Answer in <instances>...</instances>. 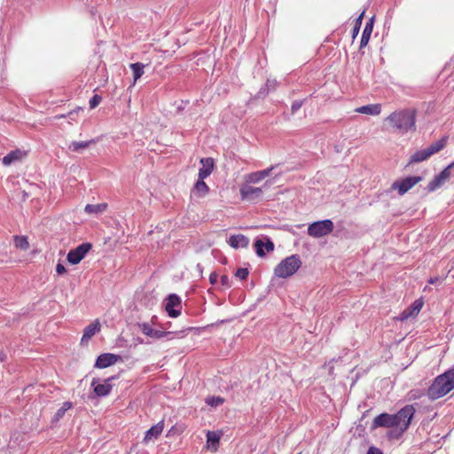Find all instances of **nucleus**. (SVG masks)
I'll return each mask as SVG.
<instances>
[{"label": "nucleus", "mask_w": 454, "mask_h": 454, "mask_svg": "<svg viewBox=\"0 0 454 454\" xmlns=\"http://www.w3.org/2000/svg\"><path fill=\"white\" fill-rule=\"evenodd\" d=\"M101 96L98 95V94H95L89 101V104H90V107L91 109L97 107L99 103L101 102Z\"/></svg>", "instance_id": "4c0bfd02"}, {"label": "nucleus", "mask_w": 454, "mask_h": 454, "mask_svg": "<svg viewBox=\"0 0 454 454\" xmlns=\"http://www.w3.org/2000/svg\"><path fill=\"white\" fill-rule=\"evenodd\" d=\"M426 153H427L426 149L416 152L415 153H413L411 155L410 163L420 162V161L426 160L427 159L429 158V156H426Z\"/></svg>", "instance_id": "7c9ffc66"}, {"label": "nucleus", "mask_w": 454, "mask_h": 454, "mask_svg": "<svg viewBox=\"0 0 454 454\" xmlns=\"http://www.w3.org/2000/svg\"><path fill=\"white\" fill-rule=\"evenodd\" d=\"M6 358L5 354L0 350V362H4Z\"/></svg>", "instance_id": "3c124183"}, {"label": "nucleus", "mask_w": 454, "mask_h": 454, "mask_svg": "<svg viewBox=\"0 0 454 454\" xmlns=\"http://www.w3.org/2000/svg\"><path fill=\"white\" fill-rule=\"evenodd\" d=\"M206 403L211 407H218L224 403V399L220 396H207L205 400Z\"/></svg>", "instance_id": "2f4dec72"}, {"label": "nucleus", "mask_w": 454, "mask_h": 454, "mask_svg": "<svg viewBox=\"0 0 454 454\" xmlns=\"http://www.w3.org/2000/svg\"><path fill=\"white\" fill-rule=\"evenodd\" d=\"M454 389V367L437 376L429 387L427 395L435 400L444 396Z\"/></svg>", "instance_id": "f257e3e1"}, {"label": "nucleus", "mask_w": 454, "mask_h": 454, "mask_svg": "<svg viewBox=\"0 0 454 454\" xmlns=\"http://www.w3.org/2000/svg\"><path fill=\"white\" fill-rule=\"evenodd\" d=\"M263 180V177L259 171L253 172L247 176V182L251 184H258Z\"/></svg>", "instance_id": "473e14b6"}, {"label": "nucleus", "mask_w": 454, "mask_h": 454, "mask_svg": "<svg viewBox=\"0 0 454 454\" xmlns=\"http://www.w3.org/2000/svg\"><path fill=\"white\" fill-rule=\"evenodd\" d=\"M196 270L198 271L199 275L200 278H202V274H203V266L200 264V263H198L196 265Z\"/></svg>", "instance_id": "09e8293b"}, {"label": "nucleus", "mask_w": 454, "mask_h": 454, "mask_svg": "<svg viewBox=\"0 0 454 454\" xmlns=\"http://www.w3.org/2000/svg\"><path fill=\"white\" fill-rule=\"evenodd\" d=\"M115 379H117V376H111L106 378L103 383H100L99 379L94 378L91 381V387L95 395L98 397L108 395L113 388L110 382Z\"/></svg>", "instance_id": "6e6552de"}, {"label": "nucleus", "mask_w": 454, "mask_h": 454, "mask_svg": "<svg viewBox=\"0 0 454 454\" xmlns=\"http://www.w3.org/2000/svg\"><path fill=\"white\" fill-rule=\"evenodd\" d=\"M356 112L367 115H378L381 112V106L380 104H369L357 107Z\"/></svg>", "instance_id": "6ab92c4d"}, {"label": "nucleus", "mask_w": 454, "mask_h": 454, "mask_svg": "<svg viewBox=\"0 0 454 454\" xmlns=\"http://www.w3.org/2000/svg\"><path fill=\"white\" fill-rule=\"evenodd\" d=\"M298 454H300V453H298Z\"/></svg>", "instance_id": "864d4df0"}, {"label": "nucleus", "mask_w": 454, "mask_h": 454, "mask_svg": "<svg viewBox=\"0 0 454 454\" xmlns=\"http://www.w3.org/2000/svg\"><path fill=\"white\" fill-rule=\"evenodd\" d=\"M262 193V188L253 187L251 185L246 184L240 188V195L242 200H249L254 196H260Z\"/></svg>", "instance_id": "f3484780"}, {"label": "nucleus", "mask_w": 454, "mask_h": 454, "mask_svg": "<svg viewBox=\"0 0 454 454\" xmlns=\"http://www.w3.org/2000/svg\"><path fill=\"white\" fill-rule=\"evenodd\" d=\"M165 309L168 316L171 318H176L180 316L182 310V301L176 294H170L166 298Z\"/></svg>", "instance_id": "423d86ee"}, {"label": "nucleus", "mask_w": 454, "mask_h": 454, "mask_svg": "<svg viewBox=\"0 0 454 454\" xmlns=\"http://www.w3.org/2000/svg\"><path fill=\"white\" fill-rule=\"evenodd\" d=\"M163 428H164V421L163 420H160L157 424L151 427L145 432V435L144 437V442H146L153 439L158 438L161 434Z\"/></svg>", "instance_id": "2eb2a0df"}, {"label": "nucleus", "mask_w": 454, "mask_h": 454, "mask_svg": "<svg viewBox=\"0 0 454 454\" xmlns=\"http://www.w3.org/2000/svg\"><path fill=\"white\" fill-rule=\"evenodd\" d=\"M227 243L232 248H246L249 245V239L243 234L231 235Z\"/></svg>", "instance_id": "ddd939ff"}, {"label": "nucleus", "mask_w": 454, "mask_h": 454, "mask_svg": "<svg viewBox=\"0 0 454 454\" xmlns=\"http://www.w3.org/2000/svg\"><path fill=\"white\" fill-rule=\"evenodd\" d=\"M22 157V152L19 149L11 151L5 156L3 157L2 162L4 166H10L14 161L20 160Z\"/></svg>", "instance_id": "bb28decb"}, {"label": "nucleus", "mask_w": 454, "mask_h": 454, "mask_svg": "<svg viewBox=\"0 0 454 454\" xmlns=\"http://www.w3.org/2000/svg\"><path fill=\"white\" fill-rule=\"evenodd\" d=\"M364 15V11L362 12V13L355 20V24H354V27H353L352 31H351V35H352L353 40L359 34Z\"/></svg>", "instance_id": "c756f323"}, {"label": "nucleus", "mask_w": 454, "mask_h": 454, "mask_svg": "<svg viewBox=\"0 0 454 454\" xmlns=\"http://www.w3.org/2000/svg\"><path fill=\"white\" fill-rule=\"evenodd\" d=\"M269 93H270L269 89L266 86L263 85L262 87H261V89L257 92L255 98H264L265 97H267V95Z\"/></svg>", "instance_id": "a19ab883"}, {"label": "nucleus", "mask_w": 454, "mask_h": 454, "mask_svg": "<svg viewBox=\"0 0 454 454\" xmlns=\"http://www.w3.org/2000/svg\"><path fill=\"white\" fill-rule=\"evenodd\" d=\"M200 163L202 167L199 169L198 176L200 179H206L213 172L214 160L212 158H202Z\"/></svg>", "instance_id": "4468645a"}, {"label": "nucleus", "mask_w": 454, "mask_h": 454, "mask_svg": "<svg viewBox=\"0 0 454 454\" xmlns=\"http://www.w3.org/2000/svg\"><path fill=\"white\" fill-rule=\"evenodd\" d=\"M388 121L394 128H397V113L393 112L386 120Z\"/></svg>", "instance_id": "ea45409f"}, {"label": "nucleus", "mask_w": 454, "mask_h": 454, "mask_svg": "<svg viewBox=\"0 0 454 454\" xmlns=\"http://www.w3.org/2000/svg\"><path fill=\"white\" fill-rule=\"evenodd\" d=\"M414 413L413 405H406L399 410V434L408 428Z\"/></svg>", "instance_id": "9b49d317"}, {"label": "nucleus", "mask_w": 454, "mask_h": 454, "mask_svg": "<svg viewBox=\"0 0 454 454\" xmlns=\"http://www.w3.org/2000/svg\"><path fill=\"white\" fill-rule=\"evenodd\" d=\"M392 190H397V180L394 181L391 184Z\"/></svg>", "instance_id": "603ef678"}, {"label": "nucleus", "mask_w": 454, "mask_h": 454, "mask_svg": "<svg viewBox=\"0 0 454 454\" xmlns=\"http://www.w3.org/2000/svg\"><path fill=\"white\" fill-rule=\"evenodd\" d=\"M221 284H222V286H226V287L230 286V278L227 275L221 276Z\"/></svg>", "instance_id": "49530a36"}, {"label": "nucleus", "mask_w": 454, "mask_h": 454, "mask_svg": "<svg viewBox=\"0 0 454 454\" xmlns=\"http://www.w3.org/2000/svg\"><path fill=\"white\" fill-rule=\"evenodd\" d=\"M416 109L408 108L399 113V133H413L416 130Z\"/></svg>", "instance_id": "7ed1b4c3"}, {"label": "nucleus", "mask_w": 454, "mask_h": 454, "mask_svg": "<svg viewBox=\"0 0 454 454\" xmlns=\"http://www.w3.org/2000/svg\"><path fill=\"white\" fill-rule=\"evenodd\" d=\"M264 86H266L270 91L274 90H276V88L278 86V82L276 80L268 79L266 81Z\"/></svg>", "instance_id": "79ce46f5"}, {"label": "nucleus", "mask_w": 454, "mask_h": 454, "mask_svg": "<svg viewBox=\"0 0 454 454\" xmlns=\"http://www.w3.org/2000/svg\"><path fill=\"white\" fill-rule=\"evenodd\" d=\"M130 68L133 72V80L137 82L144 74L145 65L140 62H136L130 64Z\"/></svg>", "instance_id": "c85d7f7f"}, {"label": "nucleus", "mask_w": 454, "mask_h": 454, "mask_svg": "<svg viewBox=\"0 0 454 454\" xmlns=\"http://www.w3.org/2000/svg\"><path fill=\"white\" fill-rule=\"evenodd\" d=\"M91 247L92 245L89 242L80 244L78 247L68 252L67 256V262L72 265L78 264L86 256Z\"/></svg>", "instance_id": "39448f33"}, {"label": "nucleus", "mask_w": 454, "mask_h": 454, "mask_svg": "<svg viewBox=\"0 0 454 454\" xmlns=\"http://www.w3.org/2000/svg\"><path fill=\"white\" fill-rule=\"evenodd\" d=\"M106 208V203L87 204L84 207V212L88 215H99L105 212Z\"/></svg>", "instance_id": "393cba45"}, {"label": "nucleus", "mask_w": 454, "mask_h": 454, "mask_svg": "<svg viewBox=\"0 0 454 454\" xmlns=\"http://www.w3.org/2000/svg\"><path fill=\"white\" fill-rule=\"evenodd\" d=\"M73 407V403L69 401L64 402L62 406L57 410L54 416L52 417L51 423H58L63 417L66 412Z\"/></svg>", "instance_id": "a878e982"}, {"label": "nucleus", "mask_w": 454, "mask_h": 454, "mask_svg": "<svg viewBox=\"0 0 454 454\" xmlns=\"http://www.w3.org/2000/svg\"><path fill=\"white\" fill-rule=\"evenodd\" d=\"M141 332L146 335V336H149V337H152L153 334V332L155 329H153L150 324L148 323H142V324H139L138 325Z\"/></svg>", "instance_id": "72a5a7b5"}, {"label": "nucleus", "mask_w": 454, "mask_h": 454, "mask_svg": "<svg viewBox=\"0 0 454 454\" xmlns=\"http://www.w3.org/2000/svg\"><path fill=\"white\" fill-rule=\"evenodd\" d=\"M299 254H292L283 259L274 269V274L280 278H287L295 274L301 266Z\"/></svg>", "instance_id": "f03ea898"}, {"label": "nucleus", "mask_w": 454, "mask_h": 454, "mask_svg": "<svg viewBox=\"0 0 454 454\" xmlns=\"http://www.w3.org/2000/svg\"><path fill=\"white\" fill-rule=\"evenodd\" d=\"M218 279V274L214 271L209 275V282L211 285H215L217 282Z\"/></svg>", "instance_id": "de8ad7c7"}, {"label": "nucleus", "mask_w": 454, "mask_h": 454, "mask_svg": "<svg viewBox=\"0 0 454 454\" xmlns=\"http://www.w3.org/2000/svg\"><path fill=\"white\" fill-rule=\"evenodd\" d=\"M98 138L90 139L88 141H73L68 145V149L72 152L79 153L83 149L88 148L90 145L96 144Z\"/></svg>", "instance_id": "5701e85b"}, {"label": "nucleus", "mask_w": 454, "mask_h": 454, "mask_svg": "<svg viewBox=\"0 0 454 454\" xmlns=\"http://www.w3.org/2000/svg\"><path fill=\"white\" fill-rule=\"evenodd\" d=\"M194 190L200 197L205 196L209 192L207 184L204 182V179L198 178L194 184Z\"/></svg>", "instance_id": "cd10ccee"}, {"label": "nucleus", "mask_w": 454, "mask_h": 454, "mask_svg": "<svg viewBox=\"0 0 454 454\" xmlns=\"http://www.w3.org/2000/svg\"><path fill=\"white\" fill-rule=\"evenodd\" d=\"M422 306V301L419 300L415 301L408 309L403 310V312L401 314V317H399V320H405L417 316L419 313Z\"/></svg>", "instance_id": "dca6fc26"}, {"label": "nucleus", "mask_w": 454, "mask_h": 454, "mask_svg": "<svg viewBox=\"0 0 454 454\" xmlns=\"http://www.w3.org/2000/svg\"><path fill=\"white\" fill-rule=\"evenodd\" d=\"M373 28V18H371L370 20L365 24L362 36L360 39V49L365 47L370 40Z\"/></svg>", "instance_id": "412c9836"}, {"label": "nucleus", "mask_w": 454, "mask_h": 454, "mask_svg": "<svg viewBox=\"0 0 454 454\" xmlns=\"http://www.w3.org/2000/svg\"><path fill=\"white\" fill-rule=\"evenodd\" d=\"M366 454H383L382 450L375 446H371Z\"/></svg>", "instance_id": "c03bdc74"}, {"label": "nucleus", "mask_w": 454, "mask_h": 454, "mask_svg": "<svg viewBox=\"0 0 454 454\" xmlns=\"http://www.w3.org/2000/svg\"><path fill=\"white\" fill-rule=\"evenodd\" d=\"M454 167V161L446 167L439 175L435 176L434 178L428 184L427 190V192H434L437 188L441 187L446 183L450 176V169Z\"/></svg>", "instance_id": "9d476101"}, {"label": "nucleus", "mask_w": 454, "mask_h": 454, "mask_svg": "<svg viewBox=\"0 0 454 454\" xmlns=\"http://www.w3.org/2000/svg\"><path fill=\"white\" fill-rule=\"evenodd\" d=\"M394 427H397V413L388 414L383 412L373 419L371 428L373 430L378 427L388 428Z\"/></svg>", "instance_id": "0eeeda50"}, {"label": "nucleus", "mask_w": 454, "mask_h": 454, "mask_svg": "<svg viewBox=\"0 0 454 454\" xmlns=\"http://www.w3.org/2000/svg\"><path fill=\"white\" fill-rule=\"evenodd\" d=\"M221 435L220 434L215 431H207V449L212 451L217 450L219 447Z\"/></svg>", "instance_id": "aec40b11"}, {"label": "nucleus", "mask_w": 454, "mask_h": 454, "mask_svg": "<svg viewBox=\"0 0 454 454\" xmlns=\"http://www.w3.org/2000/svg\"><path fill=\"white\" fill-rule=\"evenodd\" d=\"M274 166H270V168H265L263 170H260L259 173L262 175V176L263 177V179L265 177H267L268 176H270V172L274 169Z\"/></svg>", "instance_id": "37998d69"}, {"label": "nucleus", "mask_w": 454, "mask_h": 454, "mask_svg": "<svg viewBox=\"0 0 454 454\" xmlns=\"http://www.w3.org/2000/svg\"><path fill=\"white\" fill-rule=\"evenodd\" d=\"M15 244L17 247L26 249L28 247V242L26 237H15Z\"/></svg>", "instance_id": "c9c22d12"}, {"label": "nucleus", "mask_w": 454, "mask_h": 454, "mask_svg": "<svg viewBox=\"0 0 454 454\" xmlns=\"http://www.w3.org/2000/svg\"><path fill=\"white\" fill-rule=\"evenodd\" d=\"M56 272L59 275H62V274L66 273L67 272L66 267L62 263L59 262L56 266Z\"/></svg>", "instance_id": "a18cd8bd"}, {"label": "nucleus", "mask_w": 454, "mask_h": 454, "mask_svg": "<svg viewBox=\"0 0 454 454\" xmlns=\"http://www.w3.org/2000/svg\"><path fill=\"white\" fill-rule=\"evenodd\" d=\"M439 281H440V278H431L428 280V283H429V284L434 285V284H436V283H437V282H439Z\"/></svg>", "instance_id": "8fccbe9b"}, {"label": "nucleus", "mask_w": 454, "mask_h": 454, "mask_svg": "<svg viewBox=\"0 0 454 454\" xmlns=\"http://www.w3.org/2000/svg\"><path fill=\"white\" fill-rule=\"evenodd\" d=\"M120 359L121 356L119 355L112 353H103L98 356L94 366L98 369H105L114 364Z\"/></svg>", "instance_id": "f8f14e48"}, {"label": "nucleus", "mask_w": 454, "mask_h": 454, "mask_svg": "<svg viewBox=\"0 0 454 454\" xmlns=\"http://www.w3.org/2000/svg\"><path fill=\"white\" fill-rule=\"evenodd\" d=\"M333 230V223L330 219L316 221L308 227V234L313 238L328 235Z\"/></svg>", "instance_id": "20e7f679"}, {"label": "nucleus", "mask_w": 454, "mask_h": 454, "mask_svg": "<svg viewBox=\"0 0 454 454\" xmlns=\"http://www.w3.org/2000/svg\"><path fill=\"white\" fill-rule=\"evenodd\" d=\"M447 139H448L447 137H443L440 140L436 141L435 143L432 144L430 146L426 148V150H427L426 156H429L430 157L433 154H434V153L440 152L441 150H442L445 147L446 144H447Z\"/></svg>", "instance_id": "b1692460"}, {"label": "nucleus", "mask_w": 454, "mask_h": 454, "mask_svg": "<svg viewBox=\"0 0 454 454\" xmlns=\"http://www.w3.org/2000/svg\"><path fill=\"white\" fill-rule=\"evenodd\" d=\"M172 335H173L172 332L154 330L152 338L157 339V340H160V339H162V338L170 339V336H172Z\"/></svg>", "instance_id": "f704fd0d"}, {"label": "nucleus", "mask_w": 454, "mask_h": 454, "mask_svg": "<svg viewBox=\"0 0 454 454\" xmlns=\"http://www.w3.org/2000/svg\"><path fill=\"white\" fill-rule=\"evenodd\" d=\"M100 331V325L98 320L90 324L88 326L84 328L83 334L82 337V342L87 341L95 335L96 333Z\"/></svg>", "instance_id": "4be33fe9"}, {"label": "nucleus", "mask_w": 454, "mask_h": 454, "mask_svg": "<svg viewBox=\"0 0 454 454\" xmlns=\"http://www.w3.org/2000/svg\"><path fill=\"white\" fill-rule=\"evenodd\" d=\"M305 101H306V98L302 99V100H294L291 106L292 114H295L302 106V105L305 103Z\"/></svg>", "instance_id": "58836bf2"}, {"label": "nucleus", "mask_w": 454, "mask_h": 454, "mask_svg": "<svg viewBox=\"0 0 454 454\" xmlns=\"http://www.w3.org/2000/svg\"><path fill=\"white\" fill-rule=\"evenodd\" d=\"M256 255L258 257H264L266 252H272L275 248V245L271 239L268 236H262V238H256L254 242Z\"/></svg>", "instance_id": "1a4fd4ad"}, {"label": "nucleus", "mask_w": 454, "mask_h": 454, "mask_svg": "<svg viewBox=\"0 0 454 454\" xmlns=\"http://www.w3.org/2000/svg\"><path fill=\"white\" fill-rule=\"evenodd\" d=\"M422 180L420 176H409L399 183V194H403Z\"/></svg>", "instance_id": "a211bd4d"}, {"label": "nucleus", "mask_w": 454, "mask_h": 454, "mask_svg": "<svg viewBox=\"0 0 454 454\" xmlns=\"http://www.w3.org/2000/svg\"><path fill=\"white\" fill-rule=\"evenodd\" d=\"M248 274H249V271L247 268H239L235 272V276L241 280L246 279L247 278Z\"/></svg>", "instance_id": "e433bc0d"}]
</instances>
